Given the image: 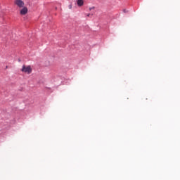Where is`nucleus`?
<instances>
[{
	"label": "nucleus",
	"mask_w": 180,
	"mask_h": 180,
	"mask_svg": "<svg viewBox=\"0 0 180 180\" xmlns=\"http://www.w3.org/2000/svg\"><path fill=\"white\" fill-rule=\"evenodd\" d=\"M22 72L27 73L28 75L31 74L32 72V68H31L30 65L26 66V65H23L22 68Z\"/></svg>",
	"instance_id": "f257e3e1"
},
{
	"label": "nucleus",
	"mask_w": 180,
	"mask_h": 180,
	"mask_svg": "<svg viewBox=\"0 0 180 180\" xmlns=\"http://www.w3.org/2000/svg\"><path fill=\"white\" fill-rule=\"evenodd\" d=\"M15 4L19 7V8H23L25 6V3L22 0H15Z\"/></svg>",
	"instance_id": "f03ea898"
},
{
	"label": "nucleus",
	"mask_w": 180,
	"mask_h": 180,
	"mask_svg": "<svg viewBox=\"0 0 180 180\" xmlns=\"http://www.w3.org/2000/svg\"><path fill=\"white\" fill-rule=\"evenodd\" d=\"M23 8L20 11V14L24 15L27 13L28 9L27 7H22Z\"/></svg>",
	"instance_id": "7ed1b4c3"
},
{
	"label": "nucleus",
	"mask_w": 180,
	"mask_h": 180,
	"mask_svg": "<svg viewBox=\"0 0 180 180\" xmlns=\"http://www.w3.org/2000/svg\"><path fill=\"white\" fill-rule=\"evenodd\" d=\"M77 6H79V7H81L82 6H84V0H77Z\"/></svg>",
	"instance_id": "20e7f679"
},
{
	"label": "nucleus",
	"mask_w": 180,
	"mask_h": 180,
	"mask_svg": "<svg viewBox=\"0 0 180 180\" xmlns=\"http://www.w3.org/2000/svg\"><path fill=\"white\" fill-rule=\"evenodd\" d=\"M95 7H91V8H89V11L92 10V9H94Z\"/></svg>",
	"instance_id": "39448f33"
},
{
	"label": "nucleus",
	"mask_w": 180,
	"mask_h": 180,
	"mask_svg": "<svg viewBox=\"0 0 180 180\" xmlns=\"http://www.w3.org/2000/svg\"><path fill=\"white\" fill-rule=\"evenodd\" d=\"M72 8V5H70V6H69V8L71 9Z\"/></svg>",
	"instance_id": "423d86ee"
},
{
	"label": "nucleus",
	"mask_w": 180,
	"mask_h": 180,
	"mask_svg": "<svg viewBox=\"0 0 180 180\" xmlns=\"http://www.w3.org/2000/svg\"><path fill=\"white\" fill-rule=\"evenodd\" d=\"M90 15H91V14H90V13H89V14H87V15H86V16L89 17V16H90Z\"/></svg>",
	"instance_id": "0eeeda50"
},
{
	"label": "nucleus",
	"mask_w": 180,
	"mask_h": 180,
	"mask_svg": "<svg viewBox=\"0 0 180 180\" xmlns=\"http://www.w3.org/2000/svg\"><path fill=\"white\" fill-rule=\"evenodd\" d=\"M123 11H124V13H126V10H124Z\"/></svg>",
	"instance_id": "6e6552de"
}]
</instances>
